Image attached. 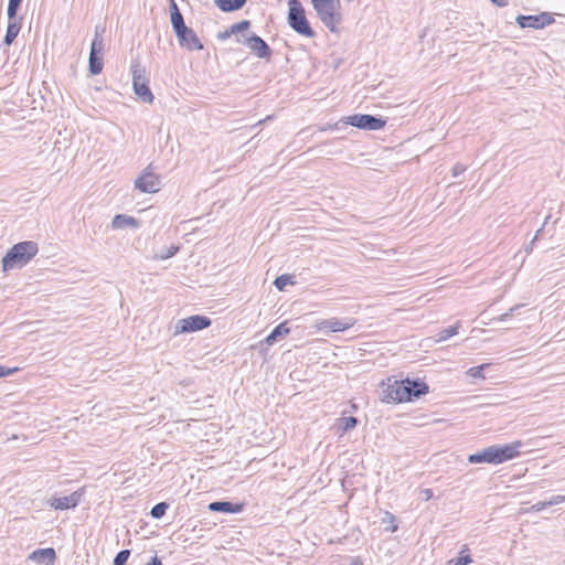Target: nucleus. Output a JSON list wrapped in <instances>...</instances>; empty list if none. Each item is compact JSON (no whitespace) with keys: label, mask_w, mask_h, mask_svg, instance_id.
I'll use <instances>...</instances> for the list:
<instances>
[{"label":"nucleus","mask_w":565,"mask_h":565,"mask_svg":"<svg viewBox=\"0 0 565 565\" xmlns=\"http://www.w3.org/2000/svg\"><path fill=\"white\" fill-rule=\"evenodd\" d=\"M139 225V220L126 214H116L111 221V227L114 230H121L126 227L138 228Z\"/></svg>","instance_id":"412c9836"},{"label":"nucleus","mask_w":565,"mask_h":565,"mask_svg":"<svg viewBox=\"0 0 565 565\" xmlns=\"http://www.w3.org/2000/svg\"><path fill=\"white\" fill-rule=\"evenodd\" d=\"M20 438H22V440H23V441H26V440H28V437H26L25 435H21V436H19V435H17V434H12V436H11L10 438H9V437H7V438H6V440H7V441H9V440H18V439H20Z\"/></svg>","instance_id":"a18cd8bd"},{"label":"nucleus","mask_w":565,"mask_h":565,"mask_svg":"<svg viewBox=\"0 0 565 565\" xmlns=\"http://www.w3.org/2000/svg\"><path fill=\"white\" fill-rule=\"evenodd\" d=\"M382 524H387L384 530L390 533H395L398 530L396 518L391 512H385L382 518Z\"/></svg>","instance_id":"cd10ccee"},{"label":"nucleus","mask_w":565,"mask_h":565,"mask_svg":"<svg viewBox=\"0 0 565 565\" xmlns=\"http://www.w3.org/2000/svg\"><path fill=\"white\" fill-rule=\"evenodd\" d=\"M290 327L289 321L285 320L277 324L271 332L264 339L262 342V345L266 344L267 347L273 345L278 340L282 339L284 337L288 335L290 333Z\"/></svg>","instance_id":"a211bd4d"},{"label":"nucleus","mask_w":565,"mask_h":565,"mask_svg":"<svg viewBox=\"0 0 565 565\" xmlns=\"http://www.w3.org/2000/svg\"><path fill=\"white\" fill-rule=\"evenodd\" d=\"M535 241H536V239H534V238H533V239L531 241L530 245L525 248V252H526L527 254L532 252L533 244H534V242H535Z\"/></svg>","instance_id":"8fccbe9b"},{"label":"nucleus","mask_w":565,"mask_h":565,"mask_svg":"<svg viewBox=\"0 0 565 565\" xmlns=\"http://www.w3.org/2000/svg\"><path fill=\"white\" fill-rule=\"evenodd\" d=\"M563 502H565V495H561V494L553 495L550 500H547V504L550 507L561 504Z\"/></svg>","instance_id":"ea45409f"},{"label":"nucleus","mask_w":565,"mask_h":565,"mask_svg":"<svg viewBox=\"0 0 565 565\" xmlns=\"http://www.w3.org/2000/svg\"><path fill=\"white\" fill-rule=\"evenodd\" d=\"M467 170V167L462 163H456L452 169H451V175L454 178H457L459 177L460 174H462L465 171Z\"/></svg>","instance_id":"e433bc0d"},{"label":"nucleus","mask_w":565,"mask_h":565,"mask_svg":"<svg viewBox=\"0 0 565 565\" xmlns=\"http://www.w3.org/2000/svg\"><path fill=\"white\" fill-rule=\"evenodd\" d=\"M22 1L23 0H9L7 8L8 18L13 19L14 17H18V12L21 8Z\"/></svg>","instance_id":"2f4dec72"},{"label":"nucleus","mask_w":565,"mask_h":565,"mask_svg":"<svg viewBox=\"0 0 565 565\" xmlns=\"http://www.w3.org/2000/svg\"><path fill=\"white\" fill-rule=\"evenodd\" d=\"M491 366L490 363H482L477 366H472L467 371V375L472 377L473 380H484V371Z\"/></svg>","instance_id":"a878e982"},{"label":"nucleus","mask_w":565,"mask_h":565,"mask_svg":"<svg viewBox=\"0 0 565 565\" xmlns=\"http://www.w3.org/2000/svg\"><path fill=\"white\" fill-rule=\"evenodd\" d=\"M168 509H169V503L159 502L151 508L150 515L153 519H161L166 514Z\"/></svg>","instance_id":"7c9ffc66"},{"label":"nucleus","mask_w":565,"mask_h":565,"mask_svg":"<svg viewBox=\"0 0 565 565\" xmlns=\"http://www.w3.org/2000/svg\"><path fill=\"white\" fill-rule=\"evenodd\" d=\"M21 26V19H19L18 17H14L13 19L8 18L7 31L2 44L6 46H10L17 39L18 34L20 33Z\"/></svg>","instance_id":"6ab92c4d"},{"label":"nucleus","mask_w":565,"mask_h":565,"mask_svg":"<svg viewBox=\"0 0 565 565\" xmlns=\"http://www.w3.org/2000/svg\"><path fill=\"white\" fill-rule=\"evenodd\" d=\"M29 558L38 564L53 565L56 553L53 547L38 548L30 554Z\"/></svg>","instance_id":"f3484780"},{"label":"nucleus","mask_w":565,"mask_h":565,"mask_svg":"<svg viewBox=\"0 0 565 565\" xmlns=\"http://www.w3.org/2000/svg\"><path fill=\"white\" fill-rule=\"evenodd\" d=\"M441 422H443V419L436 418L433 420V424H440Z\"/></svg>","instance_id":"3c124183"},{"label":"nucleus","mask_w":565,"mask_h":565,"mask_svg":"<svg viewBox=\"0 0 565 565\" xmlns=\"http://www.w3.org/2000/svg\"><path fill=\"white\" fill-rule=\"evenodd\" d=\"M214 4L225 13H231L241 10L247 0H213Z\"/></svg>","instance_id":"4be33fe9"},{"label":"nucleus","mask_w":565,"mask_h":565,"mask_svg":"<svg viewBox=\"0 0 565 565\" xmlns=\"http://www.w3.org/2000/svg\"><path fill=\"white\" fill-rule=\"evenodd\" d=\"M179 250V245H171L169 248L163 247L156 254V258L160 260H166L177 255Z\"/></svg>","instance_id":"c85d7f7f"},{"label":"nucleus","mask_w":565,"mask_h":565,"mask_svg":"<svg viewBox=\"0 0 565 565\" xmlns=\"http://www.w3.org/2000/svg\"><path fill=\"white\" fill-rule=\"evenodd\" d=\"M526 443L515 440L504 445H492L468 456L469 463L500 465L530 452Z\"/></svg>","instance_id":"f03ea898"},{"label":"nucleus","mask_w":565,"mask_h":565,"mask_svg":"<svg viewBox=\"0 0 565 565\" xmlns=\"http://www.w3.org/2000/svg\"><path fill=\"white\" fill-rule=\"evenodd\" d=\"M243 38L244 40L237 38L236 41L245 44L258 58L270 60L273 50L258 34L252 32Z\"/></svg>","instance_id":"1a4fd4ad"},{"label":"nucleus","mask_w":565,"mask_h":565,"mask_svg":"<svg viewBox=\"0 0 565 565\" xmlns=\"http://www.w3.org/2000/svg\"><path fill=\"white\" fill-rule=\"evenodd\" d=\"M104 32H105L104 28H100L99 25H97L95 28L94 39L92 41L90 50L89 51L96 52V53H103V51H104L103 33Z\"/></svg>","instance_id":"b1692460"},{"label":"nucleus","mask_w":565,"mask_h":565,"mask_svg":"<svg viewBox=\"0 0 565 565\" xmlns=\"http://www.w3.org/2000/svg\"><path fill=\"white\" fill-rule=\"evenodd\" d=\"M169 12H170V22L173 30V33L178 30H181L186 24L184 22L183 14L181 13L177 2L174 0L169 1Z\"/></svg>","instance_id":"aec40b11"},{"label":"nucleus","mask_w":565,"mask_h":565,"mask_svg":"<svg viewBox=\"0 0 565 565\" xmlns=\"http://www.w3.org/2000/svg\"><path fill=\"white\" fill-rule=\"evenodd\" d=\"M18 371V367H7L0 365V379L14 374Z\"/></svg>","instance_id":"58836bf2"},{"label":"nucleus","mask_w":565,"mask_h":565,"mask_svg":"<svg viewBox=\"0 0 565 565\" xmlns=\"http://www.w3.org/2000/svg\"><path fill=\"white\" fill-rule=\"evenodd\" d=\"M344 126L342 125V118H341L338 122L324 124L323 126H320L319 127V131L338 130V129H341Z\"/></svg>","instance_id":"f704fd0d"},{"label":"nucleus","mask_w":565,"mask_h":565,"mask_svg":"<svg viewBox=\"0 0 565 565\" xmlns=\"http://www.w3.org/2000/svg\"><path fill=\"white\" fill-rule=\"evenodd\" d=\"M234 34L233 32H231V26L228 29H226L225 31L223 32H220L217 34V39L221 40V41H224V40H227L228 38H231V35Z\"/></svg>","instance_id":"37998d69"},{"label":"nucleus","mask_w":565,"mask_h":565,"mask_svg":"<svg viewBox=\"0 0 565 565\" xmlns=\"http://www.w3.org/2000/svg\"><path fill=\"white\" fill-rule=\"evenodd\" d=\"M428 392V384L419 377L404 380L388 377L380 384L379 398L384 403L413 402Z\"/></svg>","instance_id":"f257e3e1"},{"label":"nucleus","mask_w":565,"mask_h":565,"mask_svg":"<svg viewBox=\"0 0 565 565\" xmlns=\"http://www.w3.org/2000/svg\"><path fill=\"white\" fill-rule=\"evenodd\" d=\"M423 494L425 495V500H429L433 498L434 492L431 489H425L423 490Z\"/></svg>","instance_id":"49530a36"},{"label":"nucleus","mask_w":565,"mask_h":565,"mask_svg":"<svg viewBox=\"0 0 565 565\" xmlns=\"http://www.w3.org/2000/svg\"><path fill=\"white\" fill-rule=\"evenodd\" d=\"M458 329H459V322H457L456 324L450 326L448 328L441 329L438 332L437 341L441 342V341L448 340L449 338H451L452 335L458 333Z\"/></svg>","instance_id":"c756f323"},{"label":"nucleus","mask_w":565,"mask_h":565,"mask_svg":"<svg viewBox=\"0 0 565 565\" xmlns=\"http://www.w3.org/2000/svg\"><path fill=\"white\" fill-rule=\"evenodd\" d=\"M469 550H468L467 545H465L463 548L461 550L459 556L456 558L449 559L447 565H468V564L472 563L471 556L469 554H465Z\"/></svg>","instance_id":"bb28decb"},{"label":"nucleus","mask_w":565,"mask_h":565,"mask_svg":"<svg viewBox=\"0 0 565 565\" xmlns=\"http://www.w3.org/2000/svg\"><path fill=\"white\" fill-rule=\"evenodd\" d=\"M245 504L242 502L233 503L231 501H214L207 505V509L211 512H222V513H241L244 510Z\"/></svg>","instance_id":"dca6fc26"},{"label":"nucleus","mask_w":565,"mask_h":565,"mask_svg":"<svg viewBox=\"0 0 565 565\" xmlns=\"http://www.w3.org/2000/svg\"><path fill=\"white\" fill-rule=\"evenodd\" d=\"M129 556H130L129 550L119 551L114 558L113 565H126Z\"/></svg>","instance_id":"72a5a7b5"},{"label":"nucleus","mask_w":565,"mask_h":565,"mask_svg":"<svg viewBox=\"0 0 565 565\" xmlns=\"http://www.w3.org/2000/svg\"><path fill=\"white\" fill-rule=\"evenodd\" d=\"M39 252L38 243L23 241L14 244L2 257V270L4 273L24 267Z\"/></svg>","instance_id":"7ed1b4c3"},{"label":"nucleus","mask_w":565,"mask_h":565,"mask_svg":"<svg viewBox=\"0 0 565 565\" xmlns=\"http://www.w3.org/2000/svg\"><path fill=\"white\" fill-rule=\"evenodd\" d=\"M337 424H359V419L353 416L340 417Z\"/></svg>","instance_id":"a19ab883"},{"label":"nucleus","mask_w":565,"mask_h":565,"mask_svg":"<svg viewBox=\"0 0 565 565\" xmlns=\"http://www.w3.org/2000/svg\"><path fill=\"white\" fill-rule=\"evenodd\" d=\"M521 307H523V305H515L513 306L512 308L509 309V311L502 313L498 319L499 321H507L509 318H511L513 316V313L519 310Z\"/></svg>","instance_id":"c9c22d12"},{"label":"nucleus","mask_w":565,"mask_h":565,"mask_svg":"<svg viewBox=\"0 0 565 565\" xmlns=\"http://www.w3.org/2000/svg\"><path fill=\"white\" fill-rule=\"evenodd\" d=\"M212 320L203 315H193L188 318L179 319L174 326L173 335L192 333L209 328Z\"/></svg>","instance_id":"6e6552de"},{"label":"nucleus","mask_w":565,"mask_h":565,"mask_svg":"<svg viewBox=\"0 0 565 565\" xmlns=\"http://www.w3.org/2000/svg\"><path fill=\"white\" fill-rule=\"evenodd\" d=\"M342 125H350L361 130L375 131L384 128L386 119L382 116L370 114H353L342 117Z\"/></svg>","instance_id":"0eeeda50"},{"label":"nucleus","mask_w":565,"mask_h":565,"mask_svg":"<svg viewBox=\"0 0 565 565\" xmlns=\"http://www.w3.org/2000/svg\"><path fill=\"white\" fill-rule=\"evenodd\" d=\"M274 439V430L270 426H253L247 443L253 446H263Z\"/></svg>","instance_id":"2eb2a0df"},{"label":"nucleus","mask_w":565,"mask_h":565,"mask_svg":"<svg viewBox=\"0 0 565 565\" xmlns=\"http://www.w3.org/2000/svg\"><path fill=\"white\" fill-rule=\"evenodd\" d=\"M493 4L498 7H504L508 3V0H490Z\"/></svg>","instance_id":"de8ad7c7"},{"label":"nucleus","mask_w":565,"mask_h":565,"mask_svg":"<svg viewBox=\"0 0 565 565\" xmlns=\"http://www.w3.org/2000/svg\"><path fill=\"white\" fill-rule=\"evenodd\" d=\"M273 284L279 291H282L287 286H294L296 284L295 275L282 274L277 276Z\"/></svg>","instance_id":"393cba45"},{"label":"nucleus","mask_w":565,"mask_h":565,"mask_svg":"<svg viewBox=\"0 0 565 565\" xmlns=\"http://www.w3.org/2000/svg\"><path fill=\"white\" fill-rule=\"evenodd\" d=\"M104 67L103 53L89 51L88 71L92 75H98Z\"/></svg>","instance_id":"5701e85b"},{"label":"nucleus","mask_w":565,"mask_h":565,"mask_svg":"<svg viewBox=\"0 0 565 565\" xmlns=\"http://www.w3.org/2000/svg\"><path fill=\"white\" fill-rule=\"evenodd\" d=\"M146 565H163V564H162L161 559L157 555H154L149 559V562L146 563Z\"/></svg>","instance_id":"c03bdc74"},{"label":"nucleus","mask_w":565,"mask_h":565,"mask_svg":"<svg viewBox=\"0 0 565 565\" xmlns=\"http://www.w3.org/2000/svg\"><path fill=\"white\" fill-rule=\"evenodd\" d=\"M554 21L555 20L553 18L552 13H550V12H541L540 14H534V15L519 14L515 18V22L518 23V25L521 29L531 28V29L540 30L547 25H551L552 23H554Z\"/></svg>","instance_id":"9d476101"},{"label":"nucleus","mask_w":565,"mask_h":565,"mask_svg":"<svg viewBox=\"0 0 565 565\" xmlns=\"http://www.w3.org/2000/svg\"><path fill=\"white\" fill-rule=\"evenodd\" d=\"M548 507L550 505L547 504V500L546 501H539V502L534 503L533 505H531L529 511L540 512V511H542V510H544L545 508H548Z\"/></svg>","instance_id":"4c0bfd02"},{"label":"nucleus","mask_w":565,"mask_h":565,"mask_svg":"<svg viewBox=\"0 0 565 565\" xmlns=\"http://www.w3.org/2000/svg\"><path fill=\"white\" fill-rule=\"evenodd\" d=\"M179 45L186 51H201L204 49L203 43L196 35L194 30L188 25L174 32Z\"/></svg>","instance_id":"9b49d317"},{"label":"nucleus","mask_w":565,"mask_h":565,"mask_svg":"<svg viewBox=\"0 0 565 565\" xmlns=\"http://www.w3.org/2000/svg\"><path fill=\"white\" fill-rule=\"evenodd\" d=\"M132 75V90L135 95L146 104H152L154 96L149 86V78L146 75V68L138 61H132L130 66Z\"/></svg>","instance_id":"423d86ee"},{"label":"nucleus","mask_w":565,"mask_h":565,"mask_svg":"<svg viewBox=\"0 0 565 565\" xmlns=\"http://www.w3.org/2000/svg\"><path fill=\"white\" fill-rule=\"evenodd\" d=\"M288 25L299 35L312 39L316 32L306 17V11L300 0L288 1Z\"/></svg>","instance_id":"20e7f679"},{"label":"nucleus","mask_w":565,"mask_h":565,"mask_svg":"<svg viewBox=\"0 0 565 565\" xmlns=\"http://www.w3.org/2000/svg\"><path fill=\"white\" fill-rule=\"evenodd\" d=\"M356 320L353 318H344V319H338V318H331L322 320L318 328L319 330L326 331V332H342L355 324Z\"/></svg>","instance_id":"4468645a"},{"label":"nucleus","mask_w":565,"mask_h":565,"mask_svg":"<svg viewBox=\"0 0 565 565\" xmlns=\"http://www.w3.org/2000/svg\"><path fill=\"white\" fill-rule=\"evenodd\" d=\"M84 495V489H78L65 497H52L47 500V504L55 510H67L76 508Z\"/></svg>","instance_id":"f8f14e48"},{"label":"nucleus","mask_w":565,"mask_h":565,"mask_svg":"<svg viewBox=\"0 0 565 565\" xmlns=\"http://www.w3.org/2000/svg\"><path fill=\"white\" fill-rule=\"evenodd\" d=\"M135 186L143 193H156L160 190V180L157 174L143 171V173L136 179Z\"/></svg>","instance_id":"ddd939ff"},{"label":"nucleus","mask_w":565,"mask_h":565,"mask_svg":"<svg viewBox=\"0 0 565 565\" xmlns=\"http://www.w3.org/2000/svg\"><path fill=\"white\" fill-rule=\"evenodd\" d=\"M550 218H551V214L545 216L543 225L536 231V233L534 235V239H537L541 236V234L543 233L546 224L550 222Z\"/></svg>","instance_id":"79ce46f5"},{"label":"nucleus","mask_w":565,"mask_h":565,"mask_svg":"<svg viewBox=\"0 0 565 565\" xmlns=\"http://www.w3.org/2000/svg\"><path fill=\"white\" fill-rule=\"evenodd\" d=\"M338 427L341 428L340 436H343L349 429L354 428L355 426L345 425V426H338Z\"/></svg>","instance_id":"09e8293b"},{"label":"nucleus","mask_w":565,"mask_h":565,"mask_svg":"<svg viewBox=\"0 0 565 565\" xmlns=\"http://www.w3.org/2000/svg\"><path fill=\"white\" fill-rule=\"evenodd\" d=\"M250 24L252 23L249 20H242L231 25V32H233L234 34L243 33L250 28Z\"/></svg>","instance_id":"473e14b6"},{"label":"nucleus","mask_w":565,"mask_h":565,"mask_svg":"<svg viewBox=\"0 0 565 565\" xmlns=\"http://www.w3.org/2000/svg\"><path fill=\"white\" fill-rule=\"evenodd\" d=\"M311 3L321 22L330 32L335 33L338 31L337 25L342 21L339 12L340 0H311Z\"/></svg>","instance_id":"39448f33"}]
</instances>
